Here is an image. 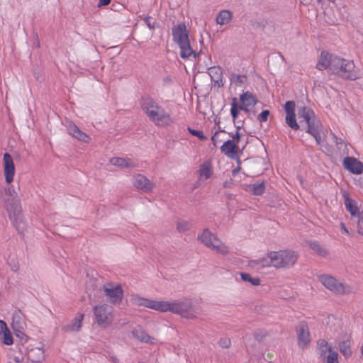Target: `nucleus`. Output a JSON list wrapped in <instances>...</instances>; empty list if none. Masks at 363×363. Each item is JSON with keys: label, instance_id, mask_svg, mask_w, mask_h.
<instances>
[{"label": "nucleus", "instance_id": "f257e3e1", "mask_svg": "<svg viewBox=\"0 0 363 363\" xmlns=\"http://www.w3.org/2000/svg\"><path fill=\"white\" fill-rule=\"evenodd\" d=\"M316 68L319 70L329 69L332 74L345 79L355 80L362 77L361 72L355 67L353 61L325 51L321 52Z\"/></svg>", "mask_w": 363, "mask_h": 363}, {"label": "nucleus", "instance_id": "f03ea898", "mask_svg": "<svg viewBox=\"0 0 363 363\" xmlns=\"http://www.w3.org/2000/svg\"><path fill=\"white\" fill-rule=\"evenodd\" d=\"M142 108L149 120L157 126L165 127L174 122L173 118L165 108L151 98L143 100Z\"/></svg>", "mask_w": 363, "mask_h": 363}, {"label": "nucleus", "instance_id": "7ed1b4c3", "mask_svg": "<svg viewBox=\"0 0 363 363\" xmlns=\"http://www.w3.org/2000/svg\"><path fill=\"white\" fill-rule=\"evenodd\" d=\"M173 41L178 45L180 48V56L182 58L193 57L196 58L198 55L191 45L189 37V30L184 23H179L172 28Z\"/></svg>", "mask_w": 363, "mask_h": 363}, {"label": "nucleus", "instance_id": "20e7f679", "mask_svg": "<svg viewBox=\"0 0 363 363\" xmlns=\"http://www.w3.org/2000/svg\"><path fill=\"white\" fill-rule=\"evenodd\" d=\"M298 117L300 123H306L307 125L306 132L311 134L315 140L317 145H320L322 138V125L315 118V113L310 108L303 106L298 109Z\"/></svg>", "mask_w": 363, "mask_h": 363}, {"label": "nucleus", "instance_id": "39448f33", "mask_svg": "<svg viewBox=\"0 0 363 363\" xmlns=\"http://www.w3.org/2000/svg\"><path fill=\"white\" fill-rule=\"evenodd\" d=\"M160 312H171L187 319H195L197 317L191 301L188 299L172 301H161Z\"/></svg>", "mask_w": 363, "mask_h": 363}, {"label": "nucleus", "instance_id": "423d86ee", "mask_svg": "<svg viewBox=\"0 0 363 363\" xmlns=\"http://www.w3.org/2000/svg\"><path fill=\"white\" fill-rule=\"evenodd\" d=\"M198 240L206 247L218 254L225 255L229 252V247L208 229L203 230L198 235Z\"/></svg>", "mask_w": 363, "mask_h": 363}, {"label": "nucleus", "instance_id": "0eeeda50", "mask_svg": "<svg viewBox=\"0 0 363 363\" xmlns=\"http://www.w3.org/2000/svg\"><path fill=\"white\" fill-rule=\"evenodd\" d=\"M94 318L96 325L102 328L111 325L114 320V313L112 306L107 303H99L93 310Z\"/></svg>", "mask_w": 363, "mask_h": 363}, {"label": "nucleus", "instance_id": "6e6552de", "mask_svg": "<svg viewBox=\"0 0 363 363\" xmlns=\"http://www.w3.org/2000/svg\"><path fill=\"white\" fill-rule=\"evenodd\" d=\"M255 96L249 91L245 92L240 96V103L236 98L232 99L230 114L235 121L239 114L240 111L248 113L257 104Z\"/></svg>", "mask_w": 363, "mask_h": 363}, {"label": "nucleus", "instance_id": "1a4fd4ad", "mask_svg": "<svg viewBox=\"0 0 363 363\" xmlns=\"http://www.w3.org/2000/svg\"><path fill=\"white\" fill-rule=\"evenodd\" d=\"M320 282L329 291L337 295H345L353 293V288L338 281L335 277L323 274L318 278Z\"/></svg>", "mask_w": 363, "mask_h": 363}, {"label": "nucleus", "instance_id": "9d476101", "mask_svg": "<svg viewBox=\"0 0 363 363\" xmlns=\"http://www.w3.org/2000/svg\"><path fill=\"white\" fill-rule=\"evenodd\" d=\"M273 267L288 268L297 261L298 255L292 250L272 251Z\"/></svg>", "mask_w": 363, "mask_h": 363}, {"label": "nucleus", "instance_id": "9b49d317", "mask_svg": "<svg viewBox=\"0 0 363 363\" xmlns=\"http://www.w3.org/2000/svg\"><path fill=\"white\" fill-rule=\"evenodd\" d=\"M4 193V201L7 210L9 212H12L14 215L18 214L21 211L20 199L13 186L10 185L5 188Z\"/></svg>", "mask_w": 363, "mask_h": 363}, {"label": "nucleus", "instance_id": "f8f14e48", "mask_svg": "<svg viewBox=\"0 0 363 363\" xmlns=\"http://www.w3.org/2000/svg\"><path fill=\"white\" fill-rule=\"evenodd\" d=\"M240 127H238V131L232 136L231 139L226 140L220 147V151L229 158L235 159L240 151L238 143L241 139V135L239 133Z\"/></svg>", "mask_w": 363, "mask_h": 363}, {"label": "nucleus", "instance_id": "ddd939ff", "mask_svg": "<svg viewBox=\"0 0 363 363\" xmlns=\"http://www.w3.org/2000/svg\"><path fill=\"white\" fill-rule=\"evenodd\" d=\"M103 290L111 303L117 304L121 302L123 291L120 285L107 283L103 286Z\"/></svg>", "mask_w": 363, "mask_h": 363}, {"label": "nucleus", "instance_id": "4468645a", "mask_svg": "<svg viewBox=\"0 0 363 363\" xmlns=\"http://www.w3.org/2000/svg\"><path fill=\"white\" fill-rule=\"evenodd\" d=\"M296 332L298 347L301 349L308 347L311 343V335L307 323L300 322L296 328Z\"/></svg>", "mask_w": 363, "mask_h": 363}, {"label": "nucleus", "instance_id": "2eb2a0df", "mask_svg": "<svg viewBox=\"0 0 363 363\" xmlns=\"http://www.w3.org/2000/svg\"><path fill=\"white\" fill-rule=\"evenodd\" d=\"M130 301L134 306H143L160 312L161 301L144 298L138 294H132Z\"/></svg>", "mask_w": 363, "mask_h": 363}, {"label": "nucleus", "instance_id": "dca6fc26", "mask_svg": "<svg viewBox=\"0 0 363 363\" xmlns=\"http://www.w3.org/2000/svg\"><path fill=\"white\" fill-rule=\"evenodd\" d=\"M4 174L6 183L11 184L14 179L15 166L11 156L9 153L4 155Z\"/></svg>", "mask_w": 363, "mask_h": 363}, {"label": "nucleus", "instance_id": "f3484780", "mask_svg": "<svg viewBox=\"0 0 363 363\" xmlns=\"http://www.w3.org/2000/svg\"><path fill=\"white\" fill-rule=\"evenodd\" d=\"M134 186L143 192L152 191L155 184L146 177L142 174H138L133 178Z\"/></svg>", "mask_w": 363, "mask_h": 363}, {"label": "nucleus", "instance_id": "a211bd4d", "mask_svg": "<svg viewBox=\"0 0 363 363\" xmlns=\"http://www.w3.org/2000/svg\"><path fill=\"white\" fill-rule=\"evenodd\" d=\"M249 266L255 269H261L265 267H273L272 252H268L265 256L249 262Z\"/></svg>", "mask_w": 363, "mask_h": 363}, {"label": "nucleus", "instance_id": "6ab92c4d", "mask_svg": "<svg viewBox=\"0 0 363 363\" xmlns=\"http://www.w3.org/2000/svg\"><path fill=\"white\" fill-rule=\"evenodd\" d=\"M66 127L69 135H72L73 138L86 143L90 142V137L82 131L74 123L71 121L68 122Z\"/></svg>", "mask_w": 363, "mask_h": 363}, {"label": "nucleus", "instance_id": "aec40b11", "mask_svg": "<svg viewBox=\"0 0 363 363\" xmlns=\"http://www.w3.org/2000/svg\"><path fill=\"white\" fill-rule=\"evenodd\" d=\"M343 166L354 174H359L363 172V164L354 157H345L343 160Z\"/></svg>", "mask_w": 363, "mask_h": 363}, {"label": "nucleus", "instance_id": "412c9836", "mask_svg": "<svg viewBox=\"0 0 363 363\" xmlns=\"http://www.w3.org/2000/svg\"><path fill=\"white\" fill-rule=\"evenodd\" d=\"M343 198L345 208L352 216L358 218L360 216V214H363V211H360L357 203L350 199L349 194L347 192H344Z\"/></svg>", "mask_w": 363, "mask_h": 363}, {"label": "nucleus", "instance_id": "4be33fe9", "mask_svg": "<svg viewBox=\"0 0 363 363\" xmlns=\"http://www.w3.org/2000/svg\"><path fill=\"white\" fill-rule=\"evenodd\" d=\"M84 317L83 313H77L73 320L62 328V330L69 333L79 332L82 328Z\"/></svg>", "mask_w": 363, "mask_h": 363}, {"label": "nucleus", "instance_id": "5701e85b", "mask_svg": "<svg viewBox=\"0 0 363 363\" xmlns=\"http://www.w3.org/2000/svg\"><path fill=\"white\" fill-rule=\"evenodd\" d=\"M133 336L140 342L155 345L157 342V340L150 337L143 328L138 327L132 330Z\"/></svg>", "mask_w": 363, "mask_h": 363}, {"label": "nucleus", "instance_id": "b1692460", "mask_svg": "<svg viewBox=\"0 0 363 363\" xmlns=\"http://www.w3.org/2000/svg\"><path fill=\"white\" fill-rule=\"evenodd\" d=\"M0 338L2 342L6 345H11L13 343V337L6 323L0 320Z\"/></svg>", "mask_w": 363, "mask_h": 363}, {"label": "nucleus", "instance_id": "393cba45", "mask_svg": "<svg viewBox=\"0 0 363 363\" xmlns=\"http://www.w3.org/2000/svg\"><path fill=\"white\" fill-rule=\"evenodd\" d=\"M339 350L345 359H348L351 357L352 352L351 349V341L350 336H344L342 339L340 340Z\"/></svg>", "mask_w": 363, "mask_h": 363}, {"label": "nucleus", "instance_id": "a878e982", "mask_svg": "<svg viewBox=\"0 0 363 363\" xmlns=\"http://www.w3.org/2000/svg\"><path fill=\"white\" fill-rule=\"evenodd\" d=\"M213 174L212 164L209 161H206L200 165L199 170V179L200 181H206Z\"/></svg>", "mask_w": 363, "mask_h": 363}, {"label": "nucleus", "instance_id": "bb28decb", "mask_svg": "<svg viewBox=\"0 0 363 363\" xmlns=\"http://www.w3.org/2000/svg\"><path fill=\"white\" fill-rule=\"evenodd\" d=\"M208 74L211 80L214 82L215 84L218 87L223 85V72L220 67H212L208 69Z\"/></svg>", "mask_w": 363, "mask_h": 363}, {"label": "nucleus", "instance_id": "cd10ccee", "mask_svg": "<svg viewBox=\"0 0 363 363\" xmlns=\"http://www.w3.org/2000/svg\"><path fill=\"white\" fill-rule=\"evenodd\" d=\"M28 358L33 362H41L45 359L44 350L43 347H34L28 352Z\"/></svg>", "mask_w": 363, "mask_h": 363}, {"label": "nucleus", "instance_id": "c85d7f7f", "mask_svg": "<svg viewBox=\"0 0 363 363\" xmlns=\"http://www.w3.org/2000/svg\"><path fill=\"white\" fill-rule=\"evenodd\" d=\"M109 162L113 165L121 168L134 167L135 163L130 158L123 157H112L110 159Z\"/></svg>", "mask_w": 363, "mask_h": 363}, {"label": "nucleus", "instance_id": "c756f323", "mask_svg": "<svg viewBox=\"0 0 363 363\" xmlns=\"http://www.w3.org/2000/svg\"><path fill=\"white\" fill-rule=\"evenodd\" d=\"M233 17V14L230 11L223 10L216 17V22L220 25H225L228 23Z\"/></svg>", "mask_w": 363, "mask_h": 363}, {"label": "nucleus", "instance_id": "7c9ffc66", "mask_svg": "<svg viewBox=\"0 0 363 363\" xmlns=\"http://www.w3.org/2000/svg\"><path fill=\"white\" fill-rule=\"evenodd\" d=\"M317 344L318 354H320V357H323L324 355L330 352V351L333 350L332 347L324 339L319 340Z\"/></svg>", "mask_w": 363, "mask_h": 363}, {"label": "nucleus", "instance_id": "2f4dec72", "mask_svg": "<svg viewBox=\"0 0 363 363\" xmlns=\"http://www.w3.org/2000/svg\"><path fill=\"white\" fill-rule=\"evenodd\" d=\"M324 363H339L338 354L334 350L330 351L328 354L321 357Z\"/></svg>", "mask_w": 363, "mask_h": 363}, {"label": "nucleus", "instance_id": "473e14b6", "mask_svg": "<svg viewBox=\"0 0 363 363\" xmlns=\"http://www.w3.org/2000/svg\"><path fill=\"white\" fill-rule=\"evenodd\" d=\"M246 77L245 75H239L236 74H232L230 77L231 84H235L237 86H242L246 82Z\"/></svg>", "mask_w": 363, "mask_h": 363}, {"label": "nucleus", "instance_id": "72a5a7b5", "mask_svg": "<svg viewBox=\"0 0 363 363\" xmlns=\"http://www.w3.org/2000/svg\"><path fill=\"white\" fill-rule=\"evenodd\" d=\"M311 248L317 254L322 257H327L328 252L326 249L321 247V245L317 242H313L310 244Z\"/></svg>", "mask_w": 363, "mask_h": 363}, {"label": "nucleus", "instance_id": "f704fd0d", "mask_svg": "<svg viewBox=\"0 0 363 363\" xmlns=\"http://www.w3.org/2000/svg\"><path fill=\"white\" fill-rule=\"evenodd\" d=\"M265 185L264 182L256 183L250 186L249 191L255 195H261L264 193Z\"/></svg>", "mask_w": 363, "mask_h": 363}, {"label": "nucleus", "instance_id": "c9c22d12", "mask_svg": "<svg viewBox=\"0 0 363 363\" xmlns=\"http://www.w3.org/2000/svg\"><path fill=\"white\" fill-rule=\"evenodd\" d=\"M240 276L242 281L249 282L252 286H259L260 284V279L258 277H252L247 273H241Z\"/></svg>", "mask_w": 363, "mask_h": 363}, {"label": "nucleus", "instance_id": "e433bc0d", "mask_svg": "<svg viewBox=\"0 0 363 363\" xmlns=\"http://www.w3.org/2000/svg\"><path fill=\"white\" fill-rule=\"evenodd\" d=\"M227 133L225 130H218L216 131L213 135L211 137V140L213 142V144L216 146V145L223 140L225 139V135H226Z\"/></svg>", "mask_w": 363, "mask_h": 363}, {"label": "nucleus", "instance_id": "4c0bfd02", "mask_svg": "<svg viewBox=\"0 0 363 363\" xmlns=\"http://www.w3.org/2000/svg\"><path fill=\"white\" fill-rule=\"evenodd\" d=\"M286 123L287 125L294 130L299 129V125L296 120V115L294 114H286Z\"/></svg>", "mask_w": 363, "mask_h": 363}, {"label": "nucleus", "instance_id": "58836bf2", "mask_svg": "<svg viewBox=\"0 0 363 363\" xmlns=\"http://www.w3.org/2000/svg\"><path fill=\"white\" fill-rule=\"evenodd\" d=\"M190 224L186 220H180L177 223V230L179 232H186L189 230Z\"/></svg>", "mask_w": 363, "mask_h": 363}, {"label": "nucleus", "instance_id": "ea45409f", "mask_svg": "<svg viewBox=\"0 0 363 363\" xmlns=\"http://www.w3.org/2000/svg\"><path fill=\"white\" fill-rule=\"evenodd\" d=\"M295 103L293 101H287L284 105V110L286 114H294L295 111Z\"/></svg>", "mask_w": 363, "mask_h": 363}, {"label": "nucleus", "instance_id": "a19ab883", "mask_svg": "<svg viewBox=\"0 0 363 363\" xmlns=\"http://www.w3.org/2000/svg\"><path fill=\"white\" fill-rule=\"evenodd\" d=\"M327 325L332 329V326H337L340 325V320L336 318L333 315H330L327 318Z\"/></svg>", "mask_w": 363, "mask_h": 363}, {"label": "nucleus", "instance_id": "79ce46f5", "mask_svg": "<svg viewBox=\"0 0 363 363\" xmlns=\"http://www.w3.org/2000/svg\"><path fill=\"white\" fill-rule=\"evenodd\" d=\"M188 130L191 135L199 138L201 140H205L206 139L203 132L201 130L191 129V128H188Z\"/></svg>", "mask_w": 363, "mask_h": 363}, {"label": "nucleus", "instance_id": "37998d69", "mask_svg": "<svg viewBox=\"0 0 363 363\" xmlns=\"http://www.w3.org/2000/svg\"><path fill=\"white\" fill-rule=\"evenodd\" d=\"M267 335V332L264 330H257L254 333L255 338L259 342L262 341Z\"/></svg>", "mask_w": 363, "mask_h": 363}, {"label": "nucleus", "instance_id": "c03bdc74", "mask_svg": "<svg viewBox=\"0 0 363 363\" xmlns=\"http://www.w3.org/2000/svg\"><path fill=\"white\" fill-rule=\"evenodd\" d=\"M357 218V233L363 237V214H360Z\"/></svg>", "mask_w": 363, "mask_h": 363}, {"label": "nucleus", "instance_id": "a18cd8bd", "mask_svg": "<svg viewBox=\"0 0 363 363\" xmlns=\"http://www.w3.org/2000/svg\"><path fill=\"white\" fill-rule=\"evenodd\" d=\"M144 22L150 30H153L155 28L156 23L151 17L145 16Z\"/></svg>", "mask_w": 363, "mask_h": 363}, {"label": "nucleus", "instance_id": "49530a36", "mask_svg": "<svg viewBox=\"0 0 363 363\" xmlns=\"http://www.w3.org/2000/svg\"><path fill=\"white\" fill-rule=\"evenodd\" d=\"M269 111L264 110L257 116V119L259 122H265L267 121L268 116H269Z\"/></svg>", "mask_w": 363, "mask_h": 363}, {"label": "nucleus", "instance_id": "de8ad7c7", "mask_svg": "<svg viewBox=\"0 0 363 363\" xmlns=\"http://www.w3.org/2000/svg\"><path fill=\"white\" fill-rule=\"evenodd\" d=\"M218 344L220 347H222L223 348H228V347H230V346L231 345V342L229 338L223 337L219 340Z\"/></svg>", "mask_w": 363, "mask_h": 363}, {"label": "nucleus", "instance_id": "09e8293b", "mask_svg": "<svg viewBox=\"0 0 363 363\" xmlns=\"http://www.w3.org/2000/svg\"><path fill=\"white\" fill-rule=\"evenodd\" d=\"M110 2H111V0H99L98 6L101 7V6H104L108 5L110 4Z\"/></svg>", "mask_w": 363, "mask_h": 363}, {"label": "nucleus", "instance_id": "8fccbe9b", "mask_svg": "<svg viewBox=\"0 0 363 363\" xmlns=\"http://www.w3.org/2000/svg\"><path fill=\"white\" fill-rule=\"evenodd\" d=\"M340 228L341 229L347 234V235H350V233H349V230L348 229L346 228L345 225L344 223H340Z\"/></svg>", "mask_w": 363, "mask_h": 363}, {"label": "nucleus", "instance_id": "3c124183", "mask_svg": "<svg viewBox=\"0 0 363 363\" xmlns=\"http://www.w3.org/2000/svg\"><path fill=\"white\" fill-rule=\"evenodd\" d=\"M16 228H17L18 230L22 232L23 230V229H24V223L20 222L18 225H16Z\"/></svg>", "mask_w": 363, "mask_h": 363}, {"label": "nucleus", "instance_id": "603ef678", "mask_svg": "<svg viewBox=\"0 0 363 363\" xmlns=\"http://www.w3.org/2000/svg\"><path fill=\"white\" fill-rule=\"evenodd\" d=\"M235 172H238V170H233V174H235Z\"/></svg>", "mask_w": 363, "mask_h": 363}, {"label": "nucleus", "instance_id": "864d4df0", "mask_svg": "<svg viewBox=\"0 0 363 363\" xmlns=\"http://www.w3.org/2000/svg\"><path fill=\"white\" fill-rule=\"evenodd\" d=\"M235 172H238V170H233V174H235Z\"/></svg>", "mask_w": 363, "mask_h": 363}]
</instances>
